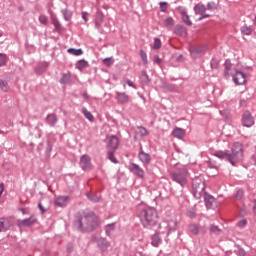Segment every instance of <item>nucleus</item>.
<instances>
[{
	"instance_id": "55",
	"label": "nucleus",
	"mask_w": 256,
	"mask_h": 256,
	"mask_svg": "<svg viewBox=\"0 0 256 256\" xmlns=\"http://www.w3.org/2000/svg\"><path fill=\"white\" fill-rule=\"evenodd\" d=\"M238 227H245V225H247V220L243 219V220H240L238 223H237Z\"/></svg>"
},
{
	"instance_id": "41",
	"label": "nucleus",
	"mask_w": 256,
	"mask_h": 256,
	"mask_svg": "<svg viewBox=\"0 0 256 256\" xmlns=\"http://www.w3.org/2000/svg\"><path fill=\"white\" fill-rule=\"evenodd\" d=\"M7 63V56L4 53H0V67H4Z\"/></svg>"
},
{
	"instance_id": "10",
	"label": "nucleus",
	"mask_w": 256,
	"mask_h": 256,
	"mask_svg": "<svg viewBox=\"0 0 256 256\" xmlns=\"http://www.w3.org/2000/svg\"><path fill=\"white\" fill-rule=\"evenodd\" d=\"M232 77L236 85H245L247 81V76L241 71H236L235 75H233Z\"/></svg>"
},
{
	"instance_id": "5",
	"label": "nucleus",
	"mask_w": 256,
	"mask_h": 256,
	"mask_svg": "<svg viewBox=\"0 0 256 256\" xmlns=\"http://www.w3.org/2000/svg\"><path fill=\"white\" fill-rule=\"evenodd\" d=\"M192 193L195 199H199L203 197V193H205V181L196 178L192 182Z\"/></svg>"
},
{
	"instance_id": "1",
	"label": "nucleus",
	"mask_w": 256,
	"mask_h": 256,
	"mask_svg": "<svg viewBox=\"0 0 256 256\" xmlns=\"http://www.w3.org/2000/svg\"><path fill=\"white\" fill-rule=\"evenodd\" d=\"M97 225H99V218L95 212L89 209L80 210L75 215L74 227L78 231L91 233L97 229Z\"/></svg>"
},
{
	"instance_id": "28",
	"label": "nucleus",
	"mask_w": 256,
	"mask_h": 256,
	"mask_svg": "<svg viewBox=\"0 0 256 256\" xmlns=\"http://www.w3.org/2000/svg\"><path fill=\"white\" fill-rule=\"evenodd\" d=\"M231 67H233V64L231 63V60H226L224 63V75L225 77H229V72L231 71Z\"/></svg>"
},
{
	"instance_id": "48",
	"label": "nucleus",
	"mask_w": 256,
	"mask_h": 256,
	"mask_svg": "<svg viewBox=\"0 0 256 256\" xmlns=\"http://www.w3.org/2000/svg\"><path fill=\"white\" fill-rule=\"evenodd\" d=\"M138 129L140 130L141 137H145L146 135H148L147 129H145V127L139 126Z\"/></svg>"
},
{
	"instance_id": "13",
	"label": "nucleus",
	"mask_w": 256,
	"mask_h": 256,
	"mask_svg": "<svg viewBox=\"0 0 256 256\" xmlns=\"http://www.w3.org/2000/svg\"><path fill=\"white\" fill-rule=\"evenodd\" d=\"M57 207H66L67 203H69V196H58L54 201Z\"/></svg>"
},
{
	"instance_id": "40",
	"label": "nucleus",
	"mask_w": 256,
	"mask_h": 256,
	"mask_svg": "<svg viewBox=\"0 0 256 256\" xmlns=\"http://www.w3.org/2000/svg\"><path fill=\"white\" fill-rule=\"evenodd\" d=\"M87 197L90 201H93V203H99V201H101V198H99L96 195H91V194L87 193Z\"/></svg>"
},
{
	"instance_id": "42",
	"label": "nucleus",
	"mask_w": 256,
	"mask_h": 256,
	"mask_svg": "<svg viewBox=\"0 0 256 256\" xmlns=\"http://www.w3.org/2000/svg\"><path fill=\"white\" fill-rule=\"evenodd\" d=\"M51 151H53V146L51 145V142H47V147H46V157L51 156Z\"/></svg>"
},
{
	"instance_id": "51",
	"label": "nucleus",
	"mask_w": 256,
	"mask_h": 256,
	"mask_svg": "<svg viewBox=\"0 0 256 256\" xmlns=\"http://www.w3.org/2000/svg\"><path fill=\"white\" fill-rule=\"evenodd\" d=\"M39 21H40V23H41L42 25H47V23H48V21H47V16L41 15V16L39 17Z\"/></svg>"
},
{
	"instance_id": "35",
	"label": "nucleus",
	"mask_w": 256,
	"mask_h": 256,
	"mask_svg": "<svg viewBox=\"0 0 256 256\" xmlns=\"http://www.w3.org/2000/svg\"><path fill=\"white\" fill-rule=\"evenodd\" d=\"M241 33H243V35H251L253 33V29L249 26H242Z\"/></svg>"
},
{
	"instance_id": "20",
	"label": "nucleus",
	"mask_w": 256,
	"mask_h": 256,
	"mask_svg": "<svg viewBox=\"0 0 256 256\" xmlns=\"http://www.w3.org/2000/svg\"><path fill=\"white\" fill-rule=\"evenodd\" d=\"M57 114H49L46 118V123L50 125V127H55L57 125Z\"/></svg>"
},
{
	"instance_id": "52",
	"label": "nucleus",
	"mask_w": 256,
	"mask_h": 256,
	"mask_svg": "<svg viewBox=\"0 0 256 256\" xmlns=\"http://www.w3.org/2000/svg\"><path fill=\"white\" fill-rule=\"evenodd\" d=\"M165 89L167 90V91H175V89H176V87H175V85L174 84H165Z\"/></svg>"
},
{
	"instance_id": "50",
	"label": "nucleus",
	"mask_w": 256,
	"mask_h": 256,
	"mask_svg": "<svg viewBox=\"0 0 256 256\" xmlns=\"http://www.w3.org/2000/svg\"><path fill=\"white\" fill-rule=\"evenodd\" d=\"M200 233V235H205V233H207V227L205 226H198V234Z\"/></svg>"
},
{
	"instance_id": "31",
	"label": "nucleus",
	"mask_w": 256,
	"mask_h": 256,
	"mask_svg": "<svg viewBox=\"0 0 256 256\" xmlns=\"http://www.w3.org/2000/svg\"><path fill=\"white\" fill-rule=\"evenodd\" d=\"M65 21H71V18L73 17V13L67 9H64L61 11Z\"/></svg>"
},
{
	"instance_id": "49",
	"label": "nucleus",
	"mask_w": 256,
	"mask_h": 256,
	"mask_svg": "<svg viewBox=\"0 0 256 256\" xmlns=\"http://www.w3.org/2000/svg\"><path fill=\"white\" fill-rule=\"evenodd\" d=\"M140 56L142 58V61L145 65H147V54L145 53V51L141 50L140 51Z\"/></svg>"
},
{
	"instance_id": "56",
	"label": "nucleus",
	"mask_w": 256,
	"mask_h": 256,
	"mask_svg": "<svg viewBox=\"0 0 256 256\" xmlns=\"http://www.w3.org/2000/svg\"><path fill=\"white\" fill-rule=\"evenodd\" d=\"M163 60L159 58V55L154 56V63H157V65H161Z\"/></svg>"
},
{
	"instance_id": "60",
	"label": "nucleus",
	"mask_w": 256,
	"mask_h": 256,
	"mask_svg": "<svg viewBox=\"0 0 256 256\" xmlns=\"http://www.w3.org/2000/svg\"><path fill=\"white\" fill-rule=\"evenodd\" d=\"M126 83H127V85H129V87H133V89H137V87L135 86V84H133V81L127 80Z\"/></svg>"
},
{
	"instance_id": "11",
	"label": "nucleus",
	"mask_w": 256,
	"mask_h": 256,
	"mask_svg": "<svg viewBox=\"0 0 256 256\" xmlns=\"http://www.w3.org/2000/svg\"><path fill=\"white\" fill-rule=\"evenodd\" d=\"M129 171H131V173H133L137 177H140V179H143V177H145V171L135 163L130 164Z\"/></svg>"
},
{
	"instance_id": "54",
	"label": "nucleus",
	"mask_w": 256,
	"mask_h": 256,
	"mask_svg": "<svg viewBox=\"0 0 256 256\" xmlns=\"http://www.w3.org/2000/svg\"><path fill=\"white\" fill-rule=\"evenodd\" d=\"M244 192L243 190H238L235 194L236 199H243Z\"/></svg>"
},
{
	"instance_id": "12",
	"label": "nucleus",
	"mask_w": 256,
	"mask_h": 256,
	"mask_svg": "<svg viewBox=\"0 0 256 256\" xmlns=\"http://www.w3.org/2000/svg\"><path fill=\"white\" fill-rule=\"evenodd\" d=\"M138 159H140L143 165H149V163H151V155L143 150H140Z\"/></svg>"
},
{
	"instance_id": "59",
	"label": "nucleus",
	"mask_w": 256,
	"mask_h": 256,
	"mask_svg": "<svg viewBox=\"0 0 256 256\" xmlns=\"http://www.w3.org/2000/svg\"><path fill=\"white\" fill-rule=\"evenodd\" d=\"M238 253H239V255H242V256L246 255L245 249H243L241 247L238 248Z\"/></svg>"
},
{
	"instance_id": "14",
	"label": "nucleus",
	"mask_w": 256,
	"mask_h": 256,
	"mask_svg": "<svg viewBox=\"0 0 256 256\" xmlns=\"http://www.w3.org/2000/svg\"><path fill=\"white\" fill-rule=\"evenodd\" d=\"M116 99L118 103H121L122 105L129 103V95L125 92H116Z\"/></svg>"
},
{
	"instance_id": "57",
	"label": "nucleus",
	"mask_w": 256,
	"mask_h": 256,
	"mask_svg": "<svg viewBox=\"0 0 256 256\" xmlns=\"http://www.w3.org/2000/svg\"><path fill=\"white\" fill-rule=\"evenodd\" d=\"M38 209L40 210V212L43 213H47V210L45 209V207H43V204L39 203L38 204Z\"/></svg>"
},
{
	"instance_id": "2",
	"label": "nucleus",
	"mask_w": 256,
	"mask_h": 256,
	"mask_svg": "<svg viewBox=\"0 0 256 256\" xmlns=\"http://www.w3.org/2000/svg\"><path fill=\"white\" fill-rule=\"evenodd\" d=\"M213 155L218 159H224V161H228L232 167H237V164L243 161V144L235 142L231 150H219L214 152Z\"/></svg>"
},
{
	"instance_id": "18",
	"label": "nucleus",
	"mask_w": 256,
	"mask_h": 256,
	"mask_svg": "<svg viewBox=\"0 0 256 256\" xmlns=\"http://www.w3.org/2000/svg\"><path fill=\"white\" fill-rule=\"evenodd\" d=\"M174 33L179 37H185V35H187V29L181 25H176L174 28Z\"/></svg>"
},
{
	"instance_id": "34",
	"label": "nucleus",
	"mask_w": 256,
	"mask_h": 256,
	"mask_svg": "<svg viewBox=\"0 0 256 256\" xmlns=\"http://www.w3.org/2000/svg\"><path fill=\"white\" fill-rule=\"evenodd\" d=\"M52 23H53V25H54V27H55V31H57V33H61V22H59V20L57 19V18H54L53 20H52Z\"/></svg>"
},
{
	"instance_id": "37",
	"label": "nucleus",
	"mask_w": 256,
	"mask_h": 256,
	"mask_svg": "<svg viewBox=\"0 0 256 256\" xmlns=\"http://www.w3.org/2000/svg\"><path fill=\"white\" fill-rule=\"evenodd\" d=\"M165 25L167 29H173V26L175 25V21L171 17H169L166 19Z\"/></svg>"
},
{
	"instance_id": "43",
	"label": "nucleus",
	"mask_w": 256,
	"mask_h": 256,
	"mask_svg": "<svg viewBox=\"0 0 256 256\" xmlns=\"http://www.w3.org/2000/svg\"><path fill=\"white\" fill-rule=\"evenodd\" d=\"M169 9L167 2H160V11L162 13H165Z\"/></svg>"
},
{
	"instance_id": "7",
	"label": "nucleus",
	"mask_w": 256,
	"mask_h": 256,
	"mask_svg": "<svg viewBox=\"0 0 256 256\" xmlns=\"http://www.w3.org/2000/svg\"><path fill=\"white\" fill-rule=\"evenodd\" d=\"M79 165L83 171H91L93 169L91 157L87 154L81 156Z\"/></svg>"
},
{
	"instance_id": "26",
	"label": "nucleus",
	"mask_w": 256,
	"mask_h": 256,
	"mask_svg": "<svg viewBox=\"0 0 256 256\" xmlns=\"http://www.w3.org/2000/svg\"><path fill=\"white\" fill-rule=\"evenodd\" d=\"M210 235H221V228L219 226L211 224L209 227Z\"/></svg>"
},
{
	"instance_id": "63",
	"label": "nucleus",
	"mask_w": 256,
	"mask_h": 256,
	"mask_svg": "<svg viewBox=\"0 0 256 256\" xmlns=\"http://www.w3.org/2000/svg\"><path fill=\"white\" fill-rule=\"evenodd\" d=\"M3 191H5V184L1 183L0 184V197L3 195Z\"/></svg>"
},
{
	"instance_id": "46",
	"label": "nucleus",
	"mask_w": 256,
	"mask_h": 256,
	"mask_svg": "<svg viewBox=\"0 0 256 256\" xmlns=\"http://www.w3.org/2000/svg\"><path fill=\"white\" fill-rule=\"evenodd\" d=\"M104 65H106L107 67H111V65H113V58H105L103 60Z\"/></svg>"
},
{
	"instance_id": "23",
	"label": "nucleus",
	"mask_w": 256,
	"mask_h": 256,
	"mask_svg": "<svg viewBox=\"0 0 256 256\" xmlns=\"http://www.w3.org/2000/svg\"><path fill=\"white\" fill-rule=\"evenodd\" d=\"M140 81L142 85H149V83H151V78H149L147 71L145 70L142 71V74L140 76Z\"/></svg>"
},
{
	"instance_id": "58",
	"label": "nucleus",
	"mask_w": 256,
	"mask_h": 256,
	"mask_svg": "<svg viewBox=\"0 0 256 256\" xmlns=\"http://www.w3.org/2000/svg\"><path fill=\"white\" fill-rule=\"evenodd\" d=\"M89 17V13L87 12H82V19L85 21V23H87L88 21V18Z\"/></svg>"
},
{
	"instance_id": "22",
	"label": "nucleus",
	"mask_w": 256,
	"mask_h": 256,
	"mask_svg": "<svg viewBox=\"0 0 256 256\" xmlns=\"http://www.w3.org/2000/svg\"><path fill=\"white\" fill-rule=\"evenodd\" d=\"M0 221L4 227V230L7 231L13 225V219L11 218H0Z\"/></svg>"
},
{
	"instance_id": "33",
	"label": "nucleus",
	"mask_w": 256,
	"mask_h": 256,
	"mask_svg": "<svg viewBox=\"0 0 256 256\" xmlns=\"http://www.w3.org/2000/svg\"><path fill=\"white\" fill-rule=\"evenodd\" d=\"M106 235L108 237H111V231H115V223H111L106 225L105 227Z\"/></svg>"
},
{
	"instance_id": "27",
	"label": "nucleus",
	"mask_w": 256,
	"mask_h": 256,
	"mask_svg": "<svg viewBox=\"0 0 256 256\" xmlns=\"http://www.w3.org/2000/svg\"><path fill=\"white\" fill-rule=\"evenodd\" d=\"M86 67H89V62L85 59L79 60L76 64V69H79V71H83Z\"/></svg>"
},
{
	"instance_id": "44",
	"label": "nucleus",
	"mask_w": 256,
	"mask_h": 256,
	"mask_svg": "<svg viewBox=\"0 0 256 256\" xmlns=\"http://www.w3.org/2000/svg\"><path fill=\"white\" fill-rule=\"evenodd\" d=\"M69 79H70L69 74H64L60 80V83H62V85H65V83H69Z\"/></svg>"
},
{
	"instance_id": "8",
	"label": "nucleus",
	"mask_w": 256,
	"mask_h": 256,
	"mask_svg": "<svg viewBox=\"0 0 256 256\" xmlns=\"http://www.w3.org/2000/svg\"><path fill=\"white\" fill-rule=\"evenodd\" d=\"M243 127H253L255 125V118L251 115V112L245 111L242 115Z\"/></svg>"
},
{
	"instance_id": "45",
	"label": "nucleus",
	"mask_w": 256,
	"mask_h": 256,
	"mask_svg": "<svg viewBox=\"0 0 256 256\" xmlns=\"http://www.w3.org/2000/svg\"><path fill=\"white\" fill-rule=\"evenodd\" d=\"M154 49H161V39L159 38L154 39Z\"/></svg>"
},
{
	"instance_id": "38",
	"label": "nucleus",
	"mask_w": 256,
	"mask_h": 256,
	"mask_svg": "<svg viewBox=\"0 0 256 256\" xmlns=\"http://www.w3.org/2000/svg\"><path fill=\"white\" fill-rule=\"evenodd\" d=\"M32 224H33V220H31V218L23 220L19 223L20 227H29Z\"/></svg>"
},
{
	"instance_id": "53",
	"label": "nucleus",
	"mask_w": 256,
	"mask_h": 256,
	"mask_svg": "<svg viewBox=\"0 0 256 256\" xmlns=\"http://www.w3.org/2000/svg\"><path fill=\"white\" fill-rule=\"evenodd\" d=\"M43 71H45V66H38L35 69V72L37 73V75H41V73H43Z\"/></svg>"
},
{
	"instance_id": "17",
	"label": "nucleus",
	"mask_w": 256,
	"mask_h": 256,
	"mask_svg": "<svg viewBox=\"0 0 256 256\" xmlns=\"http://www.w3.org/2000/svg\"><path fill=\"white\" fill-rule=\"evenodd\" d=\"M99 249H101V251H107V248L109 247V242L107 241V239L105 238H99L96 241Z\"/></svg>"
},
{
	"instance_id": "9",
	"label": "nucleus",
	"mask_w": 256,
	"mask_h": 256,
	"mask_svg": "<svg viewBox=\"0 0 256 256\" xmlns=\"http://www.w3.org/2000/svg\"><path fill=\"white\" fill-rule=\"evenodd\" d=\"M119 148V138L115 135L108 137L107 149L108 151H117Z\"/></svg>"
},
{
	"instance_id": "3",
	"label": "nucleus",
	"mask_w": 256,
	"mask_h": 256,
	"mask_svg": "<svg viewBox=\"0 0 256 256\" xmlns=\"http://www.w3.org/2000/svg\"><path fill=\"white\" fill-rule=\"evenodd\" d=\"M139 218L145 229H153L159 221V214L155 208H144L140 210Z\"/></svg>"
},
{
	"instance_id": "4",
	"label": "nucleus",
	"mask_w": 256,
	"mask_h": 256,
	"mask_svg": "<svg viewBox=\"0 0 256 256\" xmlns=\"http://www.w3.org/2000/svg\"><path fill=\"white\" fill-rule=\"evenodd\" d=\"M170 177L172 181L181 185V187H185L187 185V169L182 168L180 170H176L170 173Z\"/></svg>"
},
{
	"instance_id": "62",
	"label": "nucleus",
	"mask_w": 256,
	"mask_h": 256,
	"mask_svg": "<svg viewBox=\"0 0 256 256\" xmlns=\"http://www.w3.org/2000/svg\"><path fill=\"white\" fill-rule=\"evenodd\" d=\"M208 167L210 169H217V166L215 164H213V162H211V161L208 162Z\"/></svg>"
},
{
	"instance_id": "21",
	"label": "nucleus",
	"mask_w": 256,
	"mask_h": 256,
	"mask_svg": "<svg viewBox=\"0 0 256 256\" xmlns=\"http://www.w3.org/2000/svg\"><path fill=\"white\" fill-rule=\"evenodd\" d=\"M173 137H176V139H183L185 137V130L183 128H175L172 131Z\"/></svg>"
},
{
	"instance_id": "25",
	"label": "nucleus",
	"mask_w": 256,
	"mask_h": 256,
	"mask_svg": "<svg viewBox=\"0 0 256 256\" xmlns=\"http://www.w3.org/2000/svg\"><path fill=\"white\" fill-rule=\"evenodd\" d=\"M117 150H107V157L109 159V161H111V163H119V160H117V158L115 157V152Z\"/></svg>"
},
{
	"instance_id": "16",
	"label": "nucleus",
	"mask_w": 256,
	"mask_h": 256,
	"mask_svg": "<svg viewBox=\"0 0 256 256\" xmlns=\"http://www.w3.org/2000/svg\"><path fill=\"white\" fill-rule=\"evenodd\" d=\"M219 9V0L209 1L206 5V11H217Z\"/></svg>"
},
{
	"instance_id": "32",
	"label": "nucleus",
	"mask_w": 256,
	"mask_h": 256,
	"mask_svg": "<svg viewBox=\"0 0 256 256\" xmlns=\"http://www.w3.org/2000/svg\"><path fill=\"white\" fill-rule=\"evenodd\" d=\"M68 53H70V55H75L76 57H79V55H83V49L69 48Z\"/></svg>"
},
{
	"instance_id": "61",
	"label": "nucleus",
	"mask_w": 256,
	"mask_h": 256,
	"mask_svg": "<svg viewBox=\"0 0 256 256\" xmlns=\"http://www.w3.org/2000/svg\"><path fill=\"white\" fill-rule=\"evenodd\" d=\"M247 106V100L242 99L240 100V107H246Z\"/></svg>"
},
{
	"instance_id": "6",
	"label": "nucleus",
	"mask_w": 256,
	"mask_h": 256,
	"mask_svg": "<svg viewBox=\"0 0 256 256\" xmlns=\"http://www.w3.org/2000/svg\"><path fill=\"white\" fill-rule=\"evenodd\" d=\"M205 11H207V7L203 3H198L194 6L195 15H200L198 21H203V19L211 17V14H205Z\"/></svg>"
},
{
	"instance_id": "36",
	"label": "nucleus",
	"mask_w": 256,
	"mask_h": 256,
	"mask_svg": "<svg viewBox=\"0 0 256 256\" xmlns=\"http://www.w3.org/2000/svg\"><path fill=\"white\" fill-rule=\"evenodd\" d=\"M0 89L6 93V91H9V83L5 80H0Z\"/></svg>"
},
{
	"instance_id": "39",
	"label": "nucleus",
	"mask_w": 256,
	"mask_h": 256,
	"mask_svg": "<svg viewBox=\"0 0 256 256\" xmlns=\"http://www.w3.org/2000/svg\"><path fill=\"white\" fill-rule=\"evenodd\" d=\"M183 22L188 25V27H191L193 25V22H191V19L189 18V15L183 14L182 16Z\"/></svg>"
},
{
	"instance_id": "47",
	"label": "nucleus",
	"mask_w": 256,
	"mask_h": 256,
	"mask_svg": "<svg viewBox=\"0 0 256 256\" xmlns=\"http://www.w3.org/2000/svg\"><path fill=\"white\" fill-rule=\"evenodd\" d=\"M205 51V48H194L192 51H191V55H195V53H198V54H201Z\"/></svg>"
},
{
	"instance_id": "24",
	"label": "nucleus",
	"mask_w": 256,
	"mask_h": 256,
	"mask_svg": "<svg viewBox=\"0 0 256 256\" xmlns=\"http://www.w3.org/2000/svg\"><path fill=\"white\" fill-rule=\"evenodd\" d=\"M104 16L101 12L97 13L96 19H95V26L97 29L101 28V25H103Z\"/></svg>"
},
{
	"instance_id": "64",
	"label": "nucleus",
	"mask_w": 256,
	"mask_h": 256,
	"mask_svg": "<svg viewBox=\"0 0 256 256\" xmlns=\"http://www.w3.org/2000/svg\"><path fill=\"white\" fill-rule=\"evenodd\" d=\"M188 216L191 217V218L195 217V212L189 211Z\"/></svg>"
},
{
	"instance_id": "15",
	"label": "nucleus",
	"mask_w": 256,
	"mask_h": 256,
	"mask_svg": "<svg viewBox=\"0 0 256 256\" xmlns=\"http://www.w3.org/2000/svg\"><path fill=\"white\" fill-rule=\"evenodd\" d=\"M204 202L207 209H211V207H213V203H215V198L208 193H204Z\"/></svg>"
},
{
	"instance_id": "19",
	"label": "nucleus",
	"mask_w": 256,
	"mask_h": 256,
	"mask_svg": "<svg viewBox=\"0 0 256 256\" xmlns=\"http://www.w3.org/2000/svg\"><path fill=\"white\" fill-rule=\"evenodd\" d=\"M163 243V240L161 239V236L159 234H153L151 237V245L153 247H159V245Z\"/></svg>"
},
{
	"instance_id": "30",
	"label": "nucleus",
	"mask_w": 256,
	"mask_h": 256,
	"mask_svg": "<svg viewBox=\"0 0 256 256\" xmlns=\"http://www.w3.org/2000/svg\"><path fill=\"white\" fill-rule=\"evenodd\" d=\"M188 231L192 233V235H199V226L196 224H190L188 226Z\"/></svg>"
},
{
	"instance_id": "29",
	"label": "nucleus",
	"mask_w": 256,
	"mask_h": 256,
	"mask_svg": "<svg viewBox=\"0 0 256 256\" xmlns=\"http://www.w3.org/2000/svg\"><path fill=\"white\" fill-rule=\"evenodd\" d=\"M82 113L84 117H86V119H88V121H90L91 123L95 121V117L93 116V114H91V112L87 110V108H82Z\"/></svg>"
}]
</instances>
